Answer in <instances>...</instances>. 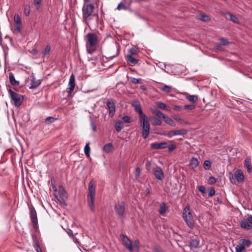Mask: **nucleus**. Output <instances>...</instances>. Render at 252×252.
Here are the masks:
<instances>
[{"label":"nucleus","mask_w":252,"mask_h":252,"mask_svg":"<svg viewBox=\"0 0 252 252\" xmlns=\"http://www.w3.org/2000/svg\"><path fill=\"white\" fill-rule=\"evenodd\" d=\"M97 35L92 32L86 35V48L88 53L92 54L95 51V46L97 42Z\"/></svg>","instance_id":"obj_1"},{"label":"nucleus","mask_w":252,"mask_h":252,"mask_svg":"<svg viewBox=\"0 0 252 252\" xmlns=\"http://www.w3.org/2000/svg\"><path fill=\"white\" fill-rule=\"evenodd\" d=\"M95 182L94 180H91L88 186L89 192L87 194L88 203L90 210L92 211H94V198L95 195Z\"/></svg>","instance_id":"obj_2"},{"label":"nucleus","mask_w":252,"mask_h":252,"mask_svg":"<svg viewBox=\"0 0 252 252\" xmlns=\"http://www.w3.org/2000/svg\"><path fill=\"white\" fill-rule=\"evenodd\" d=\"M94 6L92 3H84L82 7V19L84 22L88 23L93 19Z\"/></svg>","instance_id":"obj_3"},{"label":"nucleus","mask_w":252,"mask_h":252,"mask_svg":"<svg viewBox=\"0 0 252 252\" xmlns=\"http://www.w3.org/2000/svg\"><path fill=\"white\" fill-rule=\"evenodd\" d=\"M183 218L188 226L191 229H193L194 227V221L189 204H188L183 210Z\"/></svg>","instance_id":"obj_4"},{"label":"nucleus","mask_w":252,"mask_h":252,"mask_svg":"<svg viewBox=\"0 0 252 252\" xmlns=\"http://www.w3.org/2000/svg\"><path fill=\"white\" fill-rule=\"evenodd\" d=\"M8 92L9 94L11 99L13 101L14 106L17 107L21 106L24 100L23 96L14 92L11 89H8Z\"/></svg>","instance_id":"obj_5"},{"label":"nucleus","mask_w":252,"mask_h":252,"mask_svg":"<svg viewBox=\"0 0 252 252\" xmlns=\"http://www.w3.org/2000/svg\"><path fill=\"white\" fill-rule=\"evenodd\" d=\"M139 122L142 127V137L144 139H146L150 133V124L146 117L139 119Z\"/></svg>","instance_id":"obj_6"},{"label":"nucleus","mask_w":252,"mask_h":252,"mask_svg":"<svg viewBox=\"0 0 252 252\" xmlns=\"http://www.w3.org/2000/svg\"><path fill=\"white\" fill-rule=\"evenodd\" d=\"M114 208L117 214L119 217L122 218L125 217V204L124 201H122L120 203L116 204Z\"/></svg>","instance_id":"obj_7"},{"label":"nucleus","mask_w":252,"mask_h":252,"mask_svg":"<svg viewBox=\"0 0 252 252\" xmlns=\"http://www.w3.org/2000/svg\"><path fill=\"white\" fill-rule=\"evenodd\" d=\"M106 105L109 109V115L110 117H113L116 112L115 103L113 99H109L106 101Z\"/></svg>","instance_id":"obj_8"},{"label":"nucleus","mask_w":252,"mask_h":252,"mask_svg":"<svg viewBox=\"0 0 252 252\" xmlns=\"http://www.w3.org/2000/svg\"><path fill=\"white\" fill-rule=\"evenodd\" d=\"M121 238L122 239L123 242L126 247L130 251L132 252L133 247L132 243L126 235L122 234L120 235Z\"/></svg>","instance_id":"obj_9"},{"label":"nucleus","mask_w":252,"mask_h":252,"mask_svg":"<svg viewBox=\"0 0 252 252\" xmlns=\"http://www.w3.org/2000/svg\"><path fill=\"white\" fill-rule=\"evenodd\" d=\"M154 174L156 178L159 180H162L164 178V173L161 167L157 166L154 169Z\"/></svg>","instance_id":"obj_10"},{"label":"nucleus","mask_w":252,"mask_h":252,"mask_svg":"<svg viewBox=\"0 0 252 252\" xmlns=\"http://www.w3.org/2000/svg\"><path fill=\"white\" fill-rule=\"evenodd\" d=\"M132 105L134 107L135 111L138 112L139 119L146 117L143 113L141 109V105L138 101H135L133 102Z\"/></svg>","instance_id":"obj_11"},{"label":"nucleus","mask_w":252,"mask_h":252,"mask_svg":"<svg viewBox=\"0 0 252 252\" xmlns=\"http://www.w3.org/2000/svg\"><path fill=\"white\" fill-rule=\"evenodd\" d=\"M68 86L69 87L66 89V92L68 94H70L73 91L75 86V80L73 74H72L70 76Z\"/></svg>","instance_id":"obj_12"},{"label":"nucleus","mask_w":252,"mask_h":252,"mask_svg":"<svg viewBox=\"0 0 252 252\" xmlns=\"http://www.w3.org/2000/svg\"><path fill=\"white\" fill-rule=\"evenodd\" d=\"M188 133V131L186 129H179L175 130H171L169 131L168 137L171 138L173 136L185 135Z\"/></svg>","instance_id":"obj_13"},{"label":"nucleus","mask_w":252,"mask_h":252,"mask_svg":"<svg viewBox=\"0 0 252 252\" xmlns=\"http://www.w3.org/2000/svg\"><path fill=\"white\" fill-rule=\"evenodd\" d=\"M167 143L165 142L161 143H153L151 144L150 147L152 149H163L166 148Z\"/></svg>","instance_id":"obj_14"},{"label":"nucleus","mask_w":252,"mask_h":252,"mask_svg":"<svg viewBox=\"0 0 252 252\" xmlns=\"http://www.w3.org/2000/svg\"><path fill=\"white\" fill-rule=\"evenodd\" d=\"M235 177L237 181L239 183L243 182L244 180V176L243 173L242 171L240 169H238L236 171L235 173Z\"/></svg>","instance_id":"obj_15"},{"label":"nucleus","mask_w":252,"mask_h":252,"mask_svg":"<svg viewBox=\"0 0 252 252\" xmlns=\"http://www.w3.org/2000/svg\"><path fill=\"white\" fill-rule=\"evenodd\" d=\"M41 84L40 80H36L34 77H33L31 81V86L29 87L31 89H34L37 88Z\"/></svg>","instance_id":"obj_16"},{"label":"nucleus","mask_w":252,"mask_h":252,"mask_svg":"<svg viewBox=\"0 0 252 252\" xmlns=\"http://www.w3.org/2000/svg\"><path fill=\"white\" fill-rule=\"evenodd\" d=\"M31 213V217L32 220V222L34 224V226H35V225L37 224V218L36 215V212L35 210L33 209H31L30 211Z\"/></svg>","instance_id":"obj_17"},{"label":"nucleus","mask_w":252,"mask_h":252,"mask_svg":"<svg viewBox=\"0 0 252 252\" xmlns=\"http://www.w3.org/2000/svg\"><path fill=\"white\" fill-rule=\"evenodd\" d=\"M245 166L247 167L248 171L251 172L252 171V161L250 157L246 158L244 162Z\"/></svg>","instance_id":"obj_18"},{"label":"nucleus","mask_w":252,"mask_h":252,"mask_svg":"<svg viewBox=\"0 0 252 252\" xmlns=\"http://www.w3.org/2000/svg\"><path fill=\"white\" fill-rule=\"evenodd\" d=\"M9 78L11 84L14 86H17L19 85V82L15 80V77L13 73H9Z\"/></svg>","instance_id":"obj_19"},{"label":"nucleus","mask_w":252,"mask_h":252,"mask_svg":"<svg viewBox=\"0 0 252 252\" xmlns=\"http://www.w3.org/2000/svg\"><path fill=\"white\" fill-rule=\"evenodd\" d=\"M198 165V159L195 158H191L190 161H189V167L191 168V169H194Z\"/></svg>","instance_id":"obj_20"},{"label":"nucleus","mask_w":252,"mask_h":252,"mask_svg":"<svg viewBox=\"0 0 252 252\" xmlns=\"http://www.w3.org/2000/svg\"><path fill=\"white\" fill-rule=\"evenodd\" d=\"M126 59L130 65H135L138 62V60L135 59L131 55H127Z\"/></svg>","instance_id":"obj_21"},{"label":"nucleus","mask_w":252,"mask_h":252,"mask_svg":"<svg viewBox=\"0 0 252 252\" xmlns=\"http://www.w3.org/2000/svg\"><path fill=\"white\" fill-rule=\"evenodd\" d=\"M113 149V145L111 143H108L104 145L103 148V150L107 153L111 152Z\"/></svg>","instance_id":"obj_22"},{"label":"nucleus","mask_w":252,"mask_h":252,"mask_svg":"<svg viewBox=\"0 0 252 252\" xmlns=\"http://www.w3.org/2000/svg\"><path fill=\"white\" fill-rule=\"evenodd\" d=\"M240 225L243 228L247 229H251L252 228V226L249 224V223L245 220H242L240 221Z\"/></svg>","instance_id":"obj_23"},{"label":"nucleus","mask_w":252,"mask_h":252,"mask_svg":"<svg viewBox=\"0 0 252 252\" xmlns=\"http://www.w3.org/2000/svg\"><path fill=\"white\" fill-rule=\"evenodd\" d=\"M226 14L228 15L229 16L230 20L233 23L235 24L240 23V21L238 18L234 15L232 14L231 13L228 12L226 13Z\"/></svg>","instance_id":"obj_24"},{"label":"nucleus","mask_w":252,"mask_h":252,"mask_svg":"<svg viewBox=\"0 0 252 252\" xmlns=\"http://www.w3.org/2000/svg\"><path fill=\"white\" fill-rule=\"evenodd\" d=\"M123 125V123L121 121H115V127L116 131L118 132H120L122 129Z\"/></svg>","instance_id":"obj_25"},{"label":"nucleus","mask_w":252,"mask_h":252,"mask_svg":"<svg viewBox=\"0 0 252 252\" xmlns=\"http://www.w3.org/2000/svg\"><path fill=\"white\" fill-rule=\"evenodd\" d=\"M167 211V207L166 204L164 202H162L160 206V209L159 212L160 215H164Z\"/></svg>","instance_id":"obj_26"},{"label":"nucleus","mask_w":252,"mask_h":252,"mask_svg":"<svg viewBox=\"0 0 252 252\" xmlns=\"http://www.w3.org/2000/svg\"><path fill=\"white\" fill-rule=\"evenodd\" d=\"M55 195L56 198H57L58 201L61 204H62L63 205H64L65 206L67 205V203H66V201H65V200L62 197L63 196L62 195L56 194V193H55Z\"/></svg>","instance_id":"obj_27"},{"label":"nucleus","mask_w":252,"mask_h":252,"mask_svg":"<svg viewBox=\"0 0 252 252\" xmlns=\"http://www.w3.org/2000/svg\"><path fill=\"white\" fill-rule=\"evenodd\" d=\"M90 151H91V149H90V143H88L86 144V145L84 147V152H85L86 156L88 158L90 157Z\"/></svg>","instance_id":"obj_28"},{"label":"nucleus","mask_w":252,"mask_h":252,"mask_svg":"<svg viewBox=\"0 0 252 252\" xmlns=\"http://www.w3.org/2000/svg\"><path fill=\"white\" fill-rule=\"evenodd\" d=\"M165 122L172 126H176V124L173 122V121L169 117L166 116L164 118Z\"/></svg>","instance_id":"obj_29"},{"label":"nucleus","mask_w":252,"mask_h":252,"mask_svg":"<svg viewBox=\"0 0 252 252\" xmlns=\"http://www.w3.org/2000/svg\"><path fill=\"white\" fill-rule=\"evenodd\" d=\"M59 195H62L63 197H67V192L63 187L60 186L59 187Z\"/></svg>","instance_id":"obj_30"},{"label":"nucleus","mask_w":252,"mask_h":252,"mask_svg":"<svg viewBox=\"0 0 252 252\" xmlns=\"http://www.w3.org/2000/svg\"><path fill=\"white\" fill-rule=\"evenodd\" d=\"M187 99L192 103H195L198 100V97L195 95H190L187 97Z\"/></svg>","instance_id":"obj_31"},{"label":"nucleus","mask_w":252,"mask_h":252,"mask_svg":"<svg viewBox=\"0 0 252 252\" xmlns=\"http://www.w3.org/2000/svg\"><path fill=\"white\" fill-rule=\"evenodd\" d=\"M199 241L196 239H192L190 240V246L191 248H196L198 247Z\"/></svg>","instance_id":"obj_32"},{"label":"nucleus","mask_w":252,"mask_h":252,"mask_svg":"<svg viewBox=\"0 0 252 252\" xmlns=\"http://www.w3.org/2000/svg\"><path fill=\"white\" fill-rule=\"evenodd\" d=\"M241 244L243 246L244 248H245L246 246L249 247L252 244L251 241L249 239H241Z\"/></svg>","instance_id":"obj_33"},{"label":"nucleus","mask_w":252,"mask_h":252,"mask_svg":"<svg viewBox=\"0 0 252 252\" xmlns=\"http://www.w3.org/2000/svg\"><path fill=\"white\" fill-rule=\"evenodd\" d=\"M199 20L204 22H207L210 20V18L208 15L205 14H200L199 18Z\"/></svg>","instance_id":"obj_34"},{"label":"nucleus","mask_w":252,"mask_h":252,"mask_svg":"<svg viewBox=\"0 0 252 252\" xmlns=\"http://www.w3.org/2000/svg\"><path fill=\"white\" fill-rule=\"evenodd\" d=\"M211 162L209 160H205V161L204 162V164H203V167L205 170H209L211 168Z\"/></svg>","instance_id":"obj_35"},{"label":"nucleus","mask_w":252,"mask_h":252,"mask_svg":"<svg viewBox=\"0 0 252 252\" xmlns=\"http://www.w3.org/2000/svg\"><path fill=\"white\" fill-rule=\"evenodd\" d=\"M117 9L119 10H121L122 9L126 10L128 9V7L125 6L123 2H121L118 4Z\"/></svg>","instance_id":"obj_36"},{"label":"nucleus","mask_w":252,"mask_h":252,"mask_svg":"<svg viewBox=\"0 0 252 252\" xmlns=\"http://www.w3.org/2000/svg\"><path fill=\"white\" fill-rule=\"evenodd\" d=\"M156 105L158 108L160 109L167 110V107L166 105L163 102L158 101L156 103Z\"/></svg>","instance_id":"obj_37"},{"label":"nucleus","mask_w":252,"mask_h":252,"mask_svg":"<svg viewBox=\"0 0 252 252\" xmlns=\"http://www.w3.org/2000/svg\"><path fill=\"white\" fill-rule=\"evenodd\" d=\"M30 6L29 4H27L24 7V12L26 16H28L30 13Z\"/></svg>","instance_id":"obj_38"},{"label":"nucleus","mask_w":252,"mask_h":252,"mask_svg":"<svg viewBox=\"0 0 252 252\" xmlns=\"http://www.w3.org/2000/svg\"><path fill=\"white\" fill-rule=\"evenodd\" d=\"M41 0H33V4L37 10L41 7Z\"/></svg>","instance_id":"obj_39"},{"label":"nucleus","mask_w":252,"mask_h":252,"mask_svg":"<svg viewBox=\"0 0 252 252\" xmlns=\"http://www.w3.org/2000/svg\"><path fill=\"white\" fill-rule=\"evenodd\" d=\"M170 145L168 146V151L169 152H171L173 151L174 149H176V147L174 144L173 141H170Z\"/></svg>","instance_id":"obj_40"},{"label":"nucleus","mask_w":252,"mask_h":252,"mask_svg":"<svg viewBox=\"0 0 252 252\" xmlns=\"http://www.w3.org/2000/svg\"><path fill=\"white\" fill-rule=\"evenodd\" d=\"M172 118L174 119H175V120H177L178 122H179L181 124H188V123L187 122H186L184 120L178 117L176 115H173L172 116Z\"/></svg>","instance_id":"obj_41"},{"label":"nucleus","mask_w":252,"mask_h":252,"mask_svg":"<svg viewBox=\"0 0 252 252\" xmlns=\"http://www.w3.org/2000/svg\"><path fill=\"white\" fill-rule=\"evenodd\" d=\"M153 119L154 120V122L153 123V125L154 126H160L161 125L162 122L159 119L156 117H154Z\"/></svg>","instance_id":"obj_42"},{"label":"nucleus","mask_w":252,"mask_h":252,"mask_svg":"<svg viewBox=\"0 0 252 252\" xmlns=\"http://www.w3.org/2000/svg\"><path fill=\"white\" fill-rule=\"evenodd\" d=\"M50 50H51V47H50V45H47V46L45 47V49H44V51H43V52H42V53H43V55H44V56H46V55H47L49 54V53H50Z\"/></svg>","instance_id":"obj_43"},{"label":"nucleus","mask_w":252,"mask_h":252,"mask_svg":"<svg viewBox=\"0 0 252 252\" xmlns=\"http://www.w3.org/2000/svg\"><path fill=\"white\" fill-rule=\"evenodd\" d=\"M160 90L166 93H169L171 92V87L165 85L160 88Z\"/></svg>","instance_id":"obj_44"},{"label":"nucleus","mask_w":252,"mask_h":252,"mask_svg":"<svg viewBox=\"0 0 252 252\" xmlns=\"http://www.w3.org/2000/svg\"><path fill=\"white\" fill-rule=\"evenodd\" d=\"M131 82L134 84H137L141 83V78H136L134 77L131 78Z\"/></svg>","instance_id":"obj_45"},{"label":"nucleus","mask_w":252,"mask_h":252,"mask_svg":"<svg viewBox=\"0 0 252 252\" xmlns=\"http://www.w3.org/2000/svg\"><path fill=\"white\" fill-rule=\"evenodd\" d=\"M14 22L16 24V25H21V20L19 16L18 15H15L14 17Z\"/></svg>","instance_id":"obj_46"},{"label":"nucleus","mask_w":252,"mask_h":252,"mask_svg":"<svg viewBox=\"0 0 252 252\" xmlns=\"http://www.w3.org/2000/svg\"><path fill=\"white\" fill-rule=\"evenodd\" d=\"M245 249V248L243 246H242L241 244L240 245H237L236 248V252H242Z\"/></svg>","instance_id":"obj_47"},{"label":"nucleus","mask_w":252,"mask_h":252,"mask_svg":"<svg viewBox=\"0 0 252 252\" xmlns=\"http://www.w3.org/2000/svg\"><path fill=\"white\" fill-rule=\"evenodd\" d=\"M55 119L52 117H48L45 119V123L47 125L50 124L54 122Z\"/></svg>","instance_id":"obj_48"},{"label":"nucleus","mask_w":252,"mask_h":252,"mask_svg":"<svg viewBox=\"0 0 252 252\" xmlns=\"http://www.w3.org/2000/svg\"><path fill=\"white\" fill-rule=\"evenodd\" d=\"M123 120L126 123H129L131 122V118L128 116H125L122 118Z\"/></svg>","instance_id":"obj_49"},{"label":"nucleus","mask_w":252,"mask_h":252,"mask_svg":"<svg viewBox=\"0 0 252 252\" xmlns=\"http://www.w3.org/2000/svg\"><path fill=\"white\" fill-rule=\"evenodd\" d=\"M65 230L66 233L70 237H73V233L70 228H67Z\"/></svg>","instance_id":"obj_50"},{"label":"nucleus","mask_w":252,"mask_h":252,"mask_svg":"<svg viewBox=\"0 0 252 252\" xmlns=\"http://www.w3.org/2000/svg\"><path fill=\"white\" fill-rule=\"evenodd\" d=\"M216 181V178L213 176H211V177H210L209 178L208 183L209 184L212 185V184L215 183Z\"/></svg>","instance_id":"obj_51"},{"label":"nucleus","mask_w":252,"mask_h":252,"mask_svg":"<svg viewBox=\"0 0 252 252\" xmlns=\"http://www.w3.org/2000/svg\"><path fill=\"white\" fill-rule=\"evenodd\" d=\"M91 126L93 131H96L97 130V127L96 125L94 124V122L93 120L91 121Z\"/></svg>","instance_id":"obj_52"},{"label":"nucleus","mask_w":252,"mask_h":252,"mask_svg":"<svg viewBox=\"0 0 252 252\" xmlns=\"http://www.w3.org/2000/svg\"><path fill=\"white\" fill-rule=\"evenodd\" d=\"M197 189L199 191H200L202 193H205L206 189L205 188L201 186H199L197 187Z\"/></svg>","instance_id":"obj_53"},{"label":"nucleus","mask_w":252,"mask_h":252,"mask_svg":"<svg viewBox=\"0 0 252 252\" xmlns=\"http://www.w3.org/2000/svg\"><path fill=\"white\" fill-rule=\"evenodd\" d=\"M220 41L221 44L224 45H228L229 43V41L224 38H221L220 39Z\"/></svg>","instance_id":"obj_54"},{"label":"nucleus","mask_w":252,"mask_h":252,"mask_svg":"<svg viewBox=\"0 0 252 252\" xmlns=\"http://www.w3.org/2000/svg\"><path fill=\"white\" fill-rule=\"evenodd\" d=\"M129 51L130 52V54L132 56L134 55H137L138 54L137 51L136 49L134 48H132L129 50Z\"/></svg>","instance_id":"obj_55"},{"label":"nucleus","mask_w":252,"mask_h":252,"mask_svg":"<svg viewBox=\"0 0 252 252\" xmlns=\"http://www.w3.org/2000/svg\"><path fill=\"white\" fill-rule=\"evenodd\" d=\"M215 193V190L213 188H211L209 191L208 196L209 197L213 196Z\"/></svg>","instance_id":"obj_56"},{"label":"nucleus","mask_w":252,"mask_h":252,"mask_svg":"<svg viewBox=\"0 0 252 252\" xmlns=\"http://www.w3.org/2000/svg\"><path fill=\"white\" fill-rule=\"evenodd\" d=\"M184 107L186 109L192 110L195 108V106L193 105H186Z\"/></svg>","instance_id":"obj_57"},{"label":"nucleus","mask_w":252,"mask_h":252,"mask_svg":"<svg viewBox=\"0 0 252 252\" xmlns=\"http://www.w3.org/2000/svg\"><path fill=\"white\" fill-rule=\"evenodd\" d=\"M157 116L158 117H159L160 118H162L163 119H164L165 117H166V116L162 112H161L160 111H159L158 112V113H157Z\"/></svg>","instance_id":"obj_58"},{"label":"nucleus","mask_w":252,"mask_h":252,"mask_svg":"<svg viewBox=\"0 0 252 252\" xmlns=\"http://www.w3.org/2000/svg\"><path fill=\"white\" fill-rule=\"evenodd\" d=\"M140 169L139 167H137L135 169V176L136 177H138L140 175Z\"/></svg>","instance_id":"obj_59"},{"label":"nucleus","mask_w":252,"mask_h":252,"mask_svg":"<svg viewBox=\"0 0 252 252\" xmlns=\"http://www.w3.org/2000/svg\"><path fill=\"white\" fill-rule=\"evenodd\" d=\"M14 32L17 33H19L21 32L20 25H16V28L14 30Z\"/></svg>","instance_id":"obj_60"},{"label":"nucleus","mask_w":252,"mask_h":252,"mask_svg":"<svg viewBox=\"0 0 252 252\" xmlns=\"http://www.w3.org/2000/svg\"><path fill=\"white\" fill-rule=\"evenodd\" d=\"M134 246L136 247L137 249L139 248V242L138 240H135L134 241Z\"/></svg>","instance_id":"obj_61"},{"label":"nucleus","mask_w":252,"mask_h":252,"mask_svg":"<svg viewBox=\"0 0 252 252\" xmlns=\"http://www.w3.org/2000/svg\"><path fill=\"white\" fill-rule=\"evenodd\" d=\"M173 109L175 110L180 111L182 110V107L181 106H177H177H174Z\"/></svg>","instance_id":"obj_62"},{"label":"nucleus","mask_w":252,"mask_h":252,"mask_svg":"<svg viewBox=\"0 0 252 252\" xmlns=\"http://www.w3.org/2000/svg\"><path fill=\"white\" fill-rule=\"evenodd\" d=\"M71 238L72 239L73 242L77 244H79V242L78 240V239L76 237H75L74 236H73V237H71Z\"/></svg>","instance_id":"obj_63"},{"label":"nucleus","mask_w":252,"mask_h":252,"mask_svg":"<svg viewBox=\"0 0 252 252\" xmlns=\"http://www.w3.org/2000/svg\"><path fill=\"white\" fill-rule=\"evenodd\" d=\"M36 252H42L41 248L39 245H37L36 249Z\"/></svg>","instance_id":"obj_64"}]
</instances>
